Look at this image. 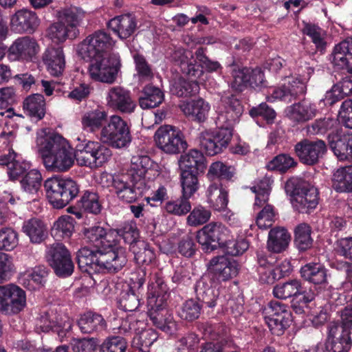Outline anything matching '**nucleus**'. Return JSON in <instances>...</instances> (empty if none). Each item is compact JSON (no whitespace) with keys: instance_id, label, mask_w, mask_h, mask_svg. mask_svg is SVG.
I'll use <instances>...</instances> for the list:
<instances>
[{"instance_id":"1","label":"nucleus","mask_w":352,"mask_h":352,"mask_svg":"<svg viewBox=\"0 0 352 352\" xmlns=\"http://www.w3.org/2000/svg\"><path fill=\"white\" fill-rule=\"evenodd\" d=\"M115 44L109 34L98 30L78 45V54L83 60L90 61L88 72L92 80L109 84L116 81L121 67L120 56L109 54Z\"/></svg>"},{"instance_id":"2","label":"nucleus","mask_w":352,"mask_h":352,"mask_svg":"<svg viewBox=\"0 0 352 352\" xmlns=\"http://www.w3.org/2000/svg\"><path fill=\"white\" fill-rule=\"evenodd\" d=\"M36 146L47 170L65 172L73 165L74 153L68 142L49 129L37 131Z\"/></svg>"},{"instance_id":"3","label":"nucleus","mask_w":352,"mask_h":352,"mask_svg":"<svg viewBox=\"0 0 352 352\" xmlns=\"http://www.w3.org/2000/svg\"><path fill=\"white\" fill-rule=\"evenodd\" d=\"M126 248L107 251L82 248L78 251L76 259L79 269L89 274L104 272L115 273L126 265Z\"/></svg>"},{"instance_id":"4","label":"nucleus","mask_w":352,"mask_h":352,"mask_svg":"<svg viewBox=\"0 0 352 352\" xmlns=\"http://www.w3.org/2000/svg\"><path fill=\"white\" fill-rule=\"evenodd\" d=\"M167 292L161 274L154 272L150 274L148 283V316L153 324L163 331L172 334L176 329L175 322L166 309Z\"/></svg>"},{"instance_id":"5","label":"nucleus","mask_w":352,"mask_h":352,"mask_svg":"<svg viewBox=\"0 0 352 352\" xmlns=\"http://www.w3.org/2000/svg\"><path fill=\"white\" fill-rule=\"evenodd\" d=\"M299 78L287 77L285 82L280 86L270 89L266 95L268 102H274L277 100L290 102L298 96L305 94L307 91V83L314 74V69L307 62L299 60V64L296 69Z\"/></svg>"},{"instance_id":"6","label":"nucleus","mask_w":352,"mask_h":352,"mask_svg":"<svg viewBox=\"0 0 352 352\" xmlns=\"http://www.w3.org/2000/svg\"><path fill=\"white\" fill-rule=\"evenodd\" d=\"M74 157L80 166L98 168L107 163L112 155L111 149L100 142L78 137Z\"/></svg>"},{"instance_id":"7","label":"nucleus","mask_w":352,"mask_h":352,"mask_svg":"<svg viewBox=\"0 0 352 352\" xmlns=\"http://www.w3.org/2000/svg\"><path fill=\"white\" fill-rule=\"evenodd\" d=\"M44 188L48 201L57 209L65 207L79 193V186L74 180L61 177L46 179Z\"/></svg>"},{"instance_id":"8","label":"nucleus","mask_w":352,"mask_h":352,"mask_svg":"<svg viewBox=\"0 0 352 352\" xmlns=\"http://www.w3.org/2000/svg\"><path fill=\"white\" fill-rule=\"evenodd\" d=\"M100 135L102 142L116 148L126 147L131 142L130 127L127 122L117 115L110 116Z\"/></svg>"},{"instance_id":"9","label":"nucleus","mask_w":352,"mask_h":352,"mask_svg":"<svg viewBox=\"0 0 352 352\" xmlns=\"http://www.w3.org/2000/svg\"><path fill=\"white\" fill-rule=\"evenodd\" d=\"M158 148L167 154H178L187 148V143L182 131L171 125L161 126L154 135Z\"/></svg>"},{"instance_id":"10","label":"nucleus","mask_w":352,"mask_h":352,"mask_svg":"<svg viewBox=\"0 0 352 352\" xmlns=\"http://www.w3.org/2000/svg\"><path fill=\"white\" fill-rule=\"evenodd\" d=\"M265 321L272 333L280 336L289 327L292 314L289 307L278 300H272L265 309Z\"/></svg>"},{"instance_id":"11","label":"nucleus","mask_w":352,"mask_h":352,"mask_svg":"<svg viewBox=\"0 0 352 352\" xmlns=\"http://www.w3.org/2000/svg\"><path fill=\"white\" fill-rule=\"evenodd\" d=\"M26 306L25 292L18 285H0V312L6 315L16 314Z\"/></svg>"},{"instance_id":"12","label":"nucleus","mask_w":352,"mask_h":352,"mask_svg":"<svg viewBox=\"0 0 352 352\" xmlns=\"http://www.w3.org/2000/svg\"><path fill=\"white\" fill-rule=\"evenodd\" d=\"M229 236V230L221 222H210L197 232V241L206 252H212L217 245L222 246Z\"/></svg>"},{"instance_id":"13","label":"nucleus","mask_w":352,"mask_h":352,"mask_svg":"<svg viewBox=\"0 0 352 352\" xmlns=\"http://www.w3.org/2000/svg\"><path fill=\"white\" fill-rule=\"evenodd\" d=\"M318 189L306 182H300L294 188L292 192L293 207L300 213H309L318 204Z\"/></svg>"},{"instance_id":"14","label":"nucleus","mask_w":352,"mask_h":352,"mask_svg":"<svg viewBox=\"0 0 352 352\" xmlns=\"http://www.w3.org/2000/svg\"><path fill=\"white\" fill-rule=\"evenodd\" d=\"M232 137V131L229 127H219L215 131H204L199 135L200 147L208 155H214L226 148Z\"/></svg>"},{"instance_id":"15","label":"nucleus","mask_w":352,"mask_h":352,"mask_svg":"<svg viewBox=\"0 0 352 352\" xmlns=\"http://www.w3.org/2000/svg\"><path fill=\"white\" fill-rule=\"evenodd\" d=\"M46 256L58 276L65 278L72 275L74 265L70 252L63 244L56 243L49 246Z\"/></svg>"},{"instance_id":"16","label":"nucleus","mask_w":352,"mask_h":352,"mask_svg":"<svg viewBox=\"0 0 352 352\" xmlns=\"http://www.w3.org/2000/svg\"><path fill=\"white\" fill-rule=\"evenodd\" d=\"M243 111L240 100L234 96L222 97L217 108V125L232 130V126L238 122Z\"/></svg>"},{"instance_id":"17","label":"nucleus","mask_w":352,"mask_h":352,"mask_svg":"<svg viewBox=\"0 0 352 352\" xmlns=\"http://www.w3.org/2000/svg\"><path fill=\"white\" fill-rule=\"evenodd\" d=\"M273 294L275 298L279 299H287L293 296L294 300L302 305H306L314 298V294L305 290L300 281L297 279L277 284L273 289Z\"/></svg>"},{"instance_id":"18","label":"nucleus","mask_w":352,"mask_h":352,"mask_svg":"<svg viewBox=\"0 0 352 352\" xmlns=\"http://www.w3.org/2000/svg\"><path fill=\"white\" fill-rule=\"evenodd\" d=\"M239 265L233 259L225 256H217L210 260L208 272L204 276H208L213 283L218 285L222 281H227L238 274Z\"/></svg>"},{"instance_id":"19","label":"nucleus","mask_w":352,"mask_h":352,"mask_svg":"<svg viewBox=\"0 0 352 352\" xmlns=\"http://www.w3.org/2000/svg\"><path fill=\"white\" fill-rule=\"evenodd\" d=\"M294 151L302 163L314 165L326 153L327 147L322 140L304 139L295 145Z\"/></svg>"},{"instance_id":"20","label":"nucleus","mask_w":352,"mask_h":352,"mask_svg":"<svg viewBox=\"0 0 352 352\" xmlns=\"http://www.w3.org/2000/svg\"><path fill=\"white\" fill-rule=\"evenodd\" d=\"M39 24L37 14L28 8L18 10L10 16V28L17 34H33Z\"/></svg>"},{"instance_id":"21","label":"nucleus","mask_w":352,"mask_h":352,"mask_svg":"<svg viewBox=\"0 0 352 352\" xmlns=\"http://www.w3.org/2000/svg\"><path fill=\"white\" fill-rule=\"evenodd\" d=\"M146 273L143 269H140L132 274L131 277V285L128 290L123 291L119 299V307L125 311H133L140 305L139 296L135 293L133 288H140L146 280Z\"/></svg>"},{"instance_id":"22","label":"nucleus","mask_w":352,"mask_h":352,"mask_svg":"<svg viewBox=\"0 0 352 352\" xmlns=\"http://www.w3.org/2000/svg\"><path fill=\"white\" fill-rule=\"evenodd\" d=\"M107 179L112 182V187L118 198L123 201L131 203L135 201L146 189V184L132 182L130 184L124 179V176L107 175Z\"/></svg>"},{"instance_id":"23","label":"nucleus","mask_w":352,"mask_h":352,"mask_svg":"<svg viewBox=\"0 0 352 352\" xmlns=\"http://www.w3.org/2000/svg\"><path fill=\"white\" fill-rule=\"evenodd\" d=\"M39 51V45L33 37L24 36L16 38L8 50L10 59L30 61Z\"/></svg>"},{"instance_id":"24","label":"nucleus","mask_w":352,"mask_h":352,"mask_svg":"<svg viewBox=\"0 0 352 352\" xmlns=\"http://www.w3.org/2000/svg\"><path fill=\"white\" fill-rule=\"evenodd\" d=\"M106 102L109 108L124 113L133 112L136 107L131 91L121 86H115L108 90Z\"/></svg>"},{"instance_id":"25","label":"nucleus","mask_w":352,"mask_h":352,"mask_svg":"<svg viewBox=\"0 0 352 352\" xmlns=\"http://www.w3.org/2000/svg\"><path fill=\"white\" fill-rule=\"evenodd\" d=\"M351 346V332L342 329L337 322H331L328 325L326 349L329 352H348Z\"/></svg>"},{"instance_id":"26","label":"nucleus","mask_w":352,"mask_h":352,"mask_svg":"<svg viewBox=\"0 0 352 352\" xmlns=\"http://www.w3.org/2000/svg\"><path fill=\"white\" fill-rule=\"evenodd\" d=\"M85 236L97 250L104 249L108 250H115V249L124 248L117 245L115 243V232L111 230H107L102 226H95L87 228L84 232Z\"/></svg>"},{"instance_id":"27","label":"nucleus","mask_w":352,"mask_h":352,"mask_svg":"<svg viewBox=\"0 0 352 352\" xmlns=\"http://www.w3.org/2000/svg\"><path fill=\"white\" fill-rule=\"evenodd\" d=\"M329 145L333 154L340 161H352V134H331L329 137Z\"/></svg>"},{"instance_id":"28","label":"nucleus","mask_w":352,"mask_h":352,"mask_svg":"<svg viewBox=\"0 0 352 352\" xmlns=\"http://www.w3.org/2000/svg\"><path fill=\"white\" fill-rule=\"evenodd\" d=\"M107 25L120 39H126L137 30L138 21L133 14H124L110 19Z\"/></svg>"},{"instance_id":"29","label":"nucleus","mask_w":352,"mask_h":352,"mask_svg":"<svg viewBox=\"0 0 352 352\" xmlns=\"http://www.w3.org/2000/svg\"><path fill=\"white\" fill-rule=\"evenodd\" d=\"M218 284L213 283L208 276H202L195 285V293L197 299L202 301L208 307H214L219 296Z\"/></svg>"},{"instance_id":"30","label":"nucleus","mask_w":352,"mask_h":352,"mask_svg":"<svg viewBox=\"0 0 352 352\" xmlns=\"http://www.w3.org/2000/svg\"><path fill=\"white\" fill-rule=\"evenodd\" d=\"M285 113L293 122L302 123L313 119L318 113V109L316 104L304 100L287 107Z\"/></svg>"},{"instance_id":"31","label":"nucleus","mask_w":352,"mask_h":352,"mask_svg":"<svg viewBox=\"0 0 352 352\" xmlns=\"http://www.w3.org/2000/svg\"><path fill=\"white\" fill-rule=\"evenodd\" d=\"M333 63L340 69L352 73V37L342 41L334 47Z\"/></svg>"},{"instance_id":"32","label":"nucleus","mask_w":352,"mask_h":352,"mask_svg":"<svg viewBox=\"0 0 352 352\" xmlns=\"http://www.w3.org/2000/svg\"><path fill=\"white\" fill-rule=\"evenodd\" d=\"M43 61L50 75L58 77L63 74L65 58L62 47H48L43 55Z\"/></svg>"},{"instance_id":"33","label":"nucleus","mask_w":352,"mask_h":352,"mask_svg":"<svg viewBox=\"0 0 352 352\" xmlns=\"http://www.w3.org/2000/svg\"><path fill=\"white\" fill-rule=\"evenodd\" d=\"M85 15V12L76 6L62 8L57 12L58 19L65 23L76 37L79 34L78 27L82 25Z\"/></svg>"},{"instance_id":"34","label":"nucleus","mask_w":352,"mask_h":352,"mask_svg":"<svg viewBox=\"0 0 352 352\" xmlns=\"http://www.w3.org/2000/svg\"><path fill=\"white\" fill-rule=\"evenodd\" d=\"M48 274L44 266H36L21 273L19 277V283L29 290H36L43 287Z\"/></svg>"},{"instance_id":"35","label":"nucleus","mask_w":352,"mask_h":352,"mask_svg":"<svg viewBox=\"0 0 352 352\" xmlns=\"http://www.w3.org/2000/svg\"><path fill=\"white\" fill-rule=\"evenodd\" d=\"M276 261L277 258L274 255H267L263 252H257V272L261 283L272 284L277 280L274 268Z\"/></svg>"},{"instance_id":"36","label":"nucleus","mask_w":352,"mask_h":352,"mask_svg":"<svg viewBox=\"0 0 352 352\" xmlns=\"http://www.w3.org/2000/svg\"><path fill=\"white\" fill-rule=\"evenodd\" d=\"M195 60L199 64L196 66L193 64L188 65V74L194 77H199L203 74V69L208 72H218L222 69L221 64L216 60H210L206 54V49L198 48L195 53Z\"/></svg>"},{"instance_id":"37","label":"nucleus","mask_w":352,"mask_h":352,"mask_svg":"<svg viewBox=\"0 0 352 352\" xmlns=\"http://www.w3.org/2000/svg\"><path fill=\"white\" fill-rule=\"evenodd\" d=\"M107 112L102 109H95L85 111L81 117L82 129L87 132L96 133L104 126L107 121Z\"/></svg>"},{"instance_id":"38","label":"nucleus","mask_w":352,"mask_h":352,"mask_svg":"<svg viewBox=\"0 0 352 352\" xmlns=\"http://www.w3.org/2000/svg\"><path fill=\"white\" fill-rule=\"evenodd\" d=\"M179 107L186 116L199 122H204L207 118L210 109L209 103L202 98L183 102Z\"/></svg>"},{"instance_id":"39","label":"nucleus","mask_w":352,"mask_h":352,"mask_svg":"<svg viewBox=\"0 0 352 352\" xmlns=\"http://www.w3.org/2000/svg\"><path fill=\"white\" fill-rule=\"evenodd\" d=\"M22 231L29 237L32 243L40 244L48 236L46 224L37 218H32L23 223Z\"/></svg>"},{"instance_id":"40","label":"nucleus","mask_w":352,"mask_h":352,"mask_svg":"<svg viewBox=\"0 0 352 352\" xmlns=\"http://www.w3.org/2000/svg\"><path fill=\"white\" fill-rule=\"evenodd\" d=\"M339 122L336 118L324 117L315 120L307 127V133L310 135H324L327 134V140L331 134L338 133Z\"/></svg>"},{"instance_id":"41","label":"nucleus","mask_w":352,"mask_h":352,"mask_svg":"<svg viewBox=\"0 0 352 352\" xmlns=\"http://www.w3.org/2000/svg\"><path fill=\"white\" fill-rule=\"evenodd\" d=\"M78 327L82 333H93L100 332L107 327V323L103 317L98 314L91 311L81 315L78 320Z\"/></svg>"},{"instance_id":"42","label":"nucleus","mask_w":352,"mask_h":352,"mask_svg":"<svg viewBox=\"0 0 352 352\" xmlns=\"http://www.w3.org/2000/svg\"><path fill=\"white\" fill-rule=\"evenodd\" d=\"M179 167L181 170L202 173L206 168L205 157L201 151L197 149L190 150L181 156Z\"/></svg>"},{"instance_id":"43","label":"nucleus","mask_w":352,"mask_h":352,"mask_svg":"<svg viewBox=\"0 0 352 352\" xmlns=\"http://www.w3.org/2000/svg\"><path fill=\"white\" fill-rule=\"evenodd\" d=\"M332 186L339 193L352 192V165L340 167L333 173Z\"/></svg>"},{"instance_id":"44","label":"nucleus","mask_w":352,"mask_h":352,"mask_svg":"<svg viewBox=\"0 0 352 352\" xmlns=\"http://www.w3.org/2000/svg\"><path fill=\"white\" fill-rule=\"evenodd\" d=\"M131 162L129 175L131 182L140 183V185L146 184L145 175L151 166L150 157L146 155L133 156Z\"/></svg>"},{"instance_id":"45","label":"nucleus","mask_w":352,"mask_h":352,"mask_svg":"<svg viewBox=\"0 0 352 352\" xmlns=\"http://www.w3.org/2000/svg\"><path fill=\"white\" fill-rule=\"evenodd\" d=\"M291 236L284 228H275L268 234L267 247L270 252L280 253L288 246Z\"/></svg>"},{"instance_id":"46","label":"nucleus","mask_w":352,"mask_h":352,"mask_svg":"<svg viewBox=\"0 0 352 352\" xmlns=\"http://www.w3.org/2000/svg\"><path fill=\"white\" fill-rule=\"evenodd\" d=\"M42 176L37 169L30 170L23 177L20 183L23 191L28 195V198L35 201L37 193L41 186Z\"/></svg>"},{"instance_id":"47","label":"nucleus","mask_w":352,"mask_h":352,"mask_svg":"<svg viewBox=\"0 0 352 352\" xmlns=\"http://www.w3.org/2000/svg\"><path fill=\"white\" fill-rule=\"evenodd\" d=\"M23 110L32 118L41 120L45 114V102L43 95L35 94L27 97L23 104Z\"/></svg>"},{"instance_id":"48","label":"nucleus","mask_w":352,"mask_h":352,"mask_svg":"<svg viewBox=\"0 0 352 352\" xmlns=\"http://www.w3.org/2000/svg\"><path fill=\"white\" fill-rule=\"evenodd\" d=\"M303 279L315 285H320L327 281V270L318 263H309L302 266L300 270Z\"/></svg>"},{"instance_id":"49","label":"nucleus","mask_w":352,"mask_h":352,"mask_svg":"<svg viewBox=\"0 0 352 352\" xmlns=\"http://www.w3.org/2000/svg\"><path fill=\"white\" fill-rule=\"evenodd\" d=\"M272 183L273 180L268 176L254 182L251 187L252 191L255 194L254 210L259 209L268 201Z\"/></svg>"},{"instance_id":"50","label":"nucleus","mask_w":352,"mask_h":352,"mask_svg":"<svg viewBox=\"0 0 352 352\" xmlns=\"http://www.w3.org/2000/svg\"><path fill=\"white\" fill-rule=\"evenodd\" d=\"M164 98V93L160 88L147 85L144 88L139 98V104L144 109L155 108L162 102Z\"/></svg>"},{"instance_id":"51","label":"nucleus","mask_w":352,"mask_h":352,"mask_svg":"<svg viewBox=\"0 0 352 352\" xmlns=\"http://www.w3.org/2000/svg\"><path fill=\"white\" fill-rule=\"evenodd\" d=\"M352 94V76L344 78L338 84L327 91L324 100L332 104L344 96Z\"/></svg>"},{"instance_id":"52","label":"nucleus","mask_w":352,"mask_h":352,"mask_svg":"<svg viewBox=\"0 0 352 352\" xmlns=\"http://www.w3.org/2000/svg\"><path fill=\"white\" fill-rule=\"evenodd\" d=\"M145 327H146V324L144 320H136L132 316H129L124 319H116L112 324V329L115 333L124 336L131 335L133 333H135L136 331H139Z\"/></svg>"},{"instance_id":"53","label":"nucleus","mask_w":352,"mask_h":352,"mask_svg":"<svg viewBox=\"0 0 352 352\" xmlns=\"http://www.w3.org/2000/svg\"><path fill=\"white\" fill-rule=\"evenodd\" d=\"M132 344L142 352H148L149 347L157 340V333L153 329L146 327L136 331L134 333Z\"/></svg>"},{"instance_id":"54","label":"nucleus","mask_w":352,"mask_h":352,"mask_svg":"<svg viewBox=\"0 0 352 352\" xmlns=\"http://www.w3.org/2000/svg\"><path fill=\"white\" fill-rule=\"evenodd\" d=\"M130 250L134 254V259L138 264H149L155 254L153 249L144 240H138L130 246Z\"/></svg>"},{"instance_id":"55","label":"nucleus","mask_w":352,"mask_h":352,"mask_svg":"<svg viewBox=\"0 0 352 352\" xmlns=\"http://www.w3.org/2000/svg\"><path fill=\"white\" fill-rule=\"evenodd\" d=\"M208 202L217 211H225L228 203V192L219 188L217 184H212L207 190Z\"/></svg>"},{"instance_id":"56","label":"nucleus","mask_w":352,"mask_h":352,"mask_svg":"<svg viewBox=\"0 0 352 352\" xmlns=\"http://www.w3.org/2000/svg\"><path fill=\"white\" fill-rule=\"evenodd\" d=\"M232 80L230 85L236 91H242L250 82V69L246 67H241L234 61L228 65Z\"/></svg>"},{"instance_id":"57","label":"nucleus","mask_w":352,"mask_h":352,"mask_svg":"<svg viewBox=\"0 0 352 352\" xmlns=\"http://www.w3.org/2000/svg\"><path fill=\"white\" fill-rule=\"evenodd\" d=\"M190 197L182 195L175 199L167 201L164 205V210L168 214L175 216H184L191 210L192 206L189 201Z\"/></svg>"},{"instance_id":"58","label":"nucleus","mask_w":352,"mask_h":352,"mask_svg":"<svg viewBox=\"0 0 352 352\" xmlns=\"http://www.w3.org/2000/svg\"><path fill=\"white\" fill-rule=\"evenodd\" d=\"M311 227L302 223L298 225L294 230V242L300 251H305L310 248L313 243V239L311 236Z\"/></svg>"},{"instance_id":"59","label":"nucleus","mask_w":352,"mask_h":352,"mask_svg":"<svg viewBox=\"0 0 352 352\" xmlns=\"http://www.w3.org/2000/svg\"><path fill=\"white\" fill-rule=\"evenodd\" d=\"M48 37L54 43H60L65 42L67 38L73 39L76 38L71 30L63 23L60 19L52 23L47 29Z\"/></svg>"},{"instance_id":"60","label":"nucleus","mask_w":352,"mask_h":352,"mask_svg":"<svg viewBox=\"0 0 352 352\" xmlns=\"http://www.w3.org/2000/svg\"><path fill=\"white\" fill-rule=\"evenodd\" d=\"M198 174L188 170H181L180 184L182 195L191 197L197 191L199 186Z\"/></svg>"},{"instance_id":"61","label":"nucleus","mask_w":352,"mask_h":352,"mask_svg":"<svg viewBox=\"0 0 352 352\" xmlns=\"http://www.w3.org/2000/svg\"><path fill=\"white\" fill-rule=\"evenodd\" d=\"M80 205L85 212L91 214H98L102 210L99 195L94 191H85L80 198Z\"/></svg>"},{"instance_id":"62","label":"nucleus","mask_w":352,"mask_h":352,"mask_svg":"<svg viewBox=\"0 0 352 352\" xmlns=\"http://www.w3.org/2000/svg\"><path fill=\"white\" fill-rule=\"evenodd\" d=\"M199 85L195 80H186L179 78L173 85L172 91L179 97H188L197 94Z\"/></svg>"},{"instance_id":"63","label":"nucleus","mask_w":352,"mask_h":352,"mask_svg":"<svg viewBox=\"0 0 352 352\" xmlns=\"http://www.w3.org/2000/svg\"><path fill=\"white\" fill-rule=\"evenodd\" d=\"M111 231L115 232V236L122 237L126 243L130 244V246L138 241L137 239L139 236L138 230L136 223L133 221H125L119 228Z\"/></svg>"},{"instance_id":"64","label":"nucleus","mask_w":352,"mask_h":352,"mask_svg":"<svg viewBox=\"0 0 352 352\" xmlns=\"http://www.w3.org/2000/svg\"><path fill=\"white\" fill-rule=\"evenodd\" d=\"M188 213L186 223L191 227L202 226L207 223L211 217L210 210L201 205L194 207Z\"/></svg>"}]
</instances>
